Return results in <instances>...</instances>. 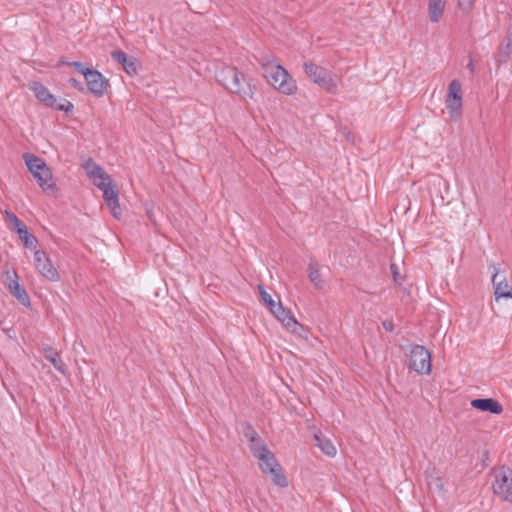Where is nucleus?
I'll list each match as a JSON object with an SVG mask.
<instances>
[{
	"label": "nucleus",
	"instance_id": "22",
	"mask_svg": "<svg viewBox=\"0 0 512 512\" xmlns=\"http://www.w3.org/2000/svg\"><path fill=\"white\" fill-rule=\"evenodd\" d=\"M19 239L23 242L26 248L32 249L36 248L38 245V239L29 232L27 226L19 231L18 233Z\"/></svg>",
	"mask_w": 512,
	"mask_h": 512
},
{
	"label": "nucleus",
	"instance_id": "3",
	"mask_svg": "<svg viewBox=\"0 0 512 512\" xmlns=\"http://www.w3.org/2000/svg\"><path fill=\"white\" fill-rule=\"evenodd\" d=\"M24 160L28 170L36 179L41 189L46 193H54L56 191V185L52 181V172L45 161L29 153L24 154Z\"/></svg>",
	"mask_w": 512,
	"mask_h": 512
},
{
	"label": "nucleus",
	"instance_id": "6",
	"mask_svg": "<svg viewBox=\"0 0 512 512\" xmlns=\"http://www.w3.org/2000/svg\"><path fill=\"white\" fill-rule=\"evenodd\" d=\"M307 77L329 93H336L337 85L330 76L327 69L311 61L303 64Z\"/></svg>",
	"mask_w": 512,
	"mask_h": 512
},
{
	"label": "nucleus",
	"instance_id": "18",
	"mask_svg": "<svg viewBox=\"0 0 512 512\" xmlns=\"http://www.w3.org/2000/svg\"><path fill=\"white\" fill-rule=\"evenodd\" d=\"M308 278L310 282L317 288L322 289L324 287V280L321 277L318 264L310 262L307 268Z\"/></svg>",
	"mask_w": 512,
	"mask_h": 512
},
{
	"label": "nucleus",
	"instance_id": "20",
	"mask_svg": "<svg viewBox=\"0 0 512 512\" xmlns=\"http://www.w3.org/2000/svg\"><path fill=\"white\" fill-rule=\"evenodd\" d=\"M315 440L317 442L316 445L325 455L329 457H334L336 455L337 450L331 440L319 435H315Z\"/></svg>",
	"mask_w": 512,
	"mask_h": 512
},
{
	"label": "nucleus",
	"instance_id": "17",
	"mask_svg": "<svg viewBox=\"0 0 512 512\" xmlns=\"http://www.w3.org/2000/svg\"><path fill=\"white\" fill-rule=\"evenodd\" d=\"M444 8L445 3L443 0H429L428 12L430 21L433 23L439 22L443 15Z\"/></svg>",
	"mask_w": 512,
	"mask_h": 512
},
{
	"label": "nucleus",
	"instance_id": "33",
	"mask_svg": "<svg viewBox=\"0 0 512 512\" xmlns=\"http://www.w3.org/2000/svg\"><path fill=\"white\" fill-rule=\"evenodd\" d=\"M68 83L73 87L75 88L76 90L80 91V92H83L84 91V85L83 83L76 79V78H70L68 80Z\"/></svg>",
	"mask_w": 512,
	"mask_h": 512
},
{
	"label": "nucleus",
	"instance_id": "11",
	"mask_svg": "<svg viewBox=\"0 0 512 512\" xmlns=\"http://www.w3.org/2000/svg\"><path fill=\"white\" fill-rule=\"evenodd\" d=\"M290 332L296 335H301L303 325H301L296 318L292 315L291 311L285 308L281 301H279L275 307L270 311Z\"/></svg>",
	"mask_w": 512,
	"mask_h": 512
},
{
	"label": "nucleus",
	"instance_id": "1",
	"mask_svg": "<svg viewBox=\"0 0 512 512\" xmlns=\"http://www.w3.org/2000/svg\"><path fill=\"white\" fill-rule=\"evenodd\" d=\"M216 81L228 92L238 95L243 100L252 99L255 86L245 74L235 66L220 65L215 72Z\"/></svg>",
	"mask_w": 512,
	"mask_h": 512
},
{
	"label": "nucleus",
	"instance_id": "13",
	"mask_svg": "<svg viewBox=\"0 0 512 512\" xmlns=\"http://www.w3.org/2000/svg\"><path fill=\"white\" fill-rule=\"evenodd\" d=\"M471 406L474 409L482 412H489L491 414L499 415L503 412V406L494 398H476L471 401Z\"/></svg>",
	"mask_w": 512,
	"mask_h": 512
},
{
	"label": "nucleus",
	"instance_id": "39",
	"mask_svg": "<svg viewBox=\"0 0 512 512\" xmlns=\"http://www.w3.org/2000/svg\"><path fill=\"white\" fill-rule=\"evenodd\" d=\"M487 455H488V452H485V454L483 455V458H486Z\"/></svg>",
	"mask_w": 512,
	"mask_h": 512
},
{
	"label": "nucleus",
	"instance_id": "5",
	"mask_svg": "<svg viewBox=\"0 0 512 512\" xmlns=\"http://www.w3.org/2000/svg\"><path fill=\"white\" fill-rule=\"evenodd\" d=\"M28 87L33 91L36 99L46 107L58 111H64L66 113L71 112L74 108L73 104L66 99H62L61 102H58L57 98L48 90V88L39 81L30 82Z\"/></svg>",
	"mask_w": 512,
	"mask_h": 512
},
{
	"label": "nucleus",
	"instance_id": "14",
	"mask_svg": "<svg viewBox=\"0 0 512 512\" xmlns=\"http://www.w3.org/2000/svg\"><path fill=\"white\" fill-rule=\"evenodd\" d=\"M111 58L121 64L125 72L129 75L137 74V60L132 56H128L122 50H114L111 52Z\"/></svg>",
	"mask_w": 512,
	"mask_h": 512
},
{
	"label": "nucleus",
	"instance_id": "8",
	"mask_svg": "<svg viewBox=\"0 0 512 512\" xmlns=\"http://www.w3.org/2000/svg\"><path fill=\"white\" fill-rule=\"evenodd\" d=\"M408 367L418 374H429L432 368L430 352L422 345L412 346Z\"/></svg>",
	"mask_w": 512,
	"mask_h": 512
},
{
	"label": "nucleus",
	"instance_id": "23",
	"mask_svg": "<svg viewBox=\"0 0 512 512\" xmlns=\"http://www.w3.org/2000/svg\"><path fill=\"white\" fill-rule=\"evenodd\" d=\"M258 62L262 68V72L265 73V70L269 68H274V66L280 65L277 61V58L272 53H266L261 55L258 58Z\"/></svg>",
	"mask_w": 512,
	"mask_h": 512
},
{
	"label": "nucleus",
	"instance_id": "10",
	"mask_svg": "<svg viewBox=\"0 0 512 512\" xmlns=\"http://www.w3.org/2000/svg\"><path fill=\"white\" fill-rule=\"evenodd\" d=\"M34 265L37 271L47 280L57 282L60 275L52 264V261L43 250H36L34 253Z\"/></svg>",
	"mask_w": 512,
	"mask_h": 512
},
{
	"label": "nucleus",
	"instance_id": "7",
	"mask_svg": "<svg viewBox=\"0 0 512 512\" xmlns=\"http://www.w3.org/2000/svg\"><path fill=\"white\" fill-rule=\"evenodd\" d=\"M492 489L501 500L512 503V469L510 467L501 466L495 473Z\"/></svg>",
	"mask_w": 512,
	"mask_h": 512
},
{
	"label": "nucleus",
	"instance_id": "15",
	"mask_svg": "<svg viewBox=\"0 0 512 512\" xmlns=\"http://www.w3.org/2000/svg\"><path fill=\"white\" fill-rule=\"evenodd\" d=\"M9 292L18 300V302L24 307L29 308L31 306L29 295L26 289L20 285L16 279L10 280L8 284Z\"/></svg>",
	"mask_w": 512,
	"mask_h": 512
},
{
	"label": "nucleus",
	"instance_id": "12",
	"mask_svg": "<svg viewBox=\"0 0 512 512\" xmlns=\"http://www.w3.org/2000/svg\"><path fill=\"white\" fill-rule=\"evenodd\" d=\"M88 91L96 97L106 94L109 86L108 80L98 70L93 68L85 77Z\"/></svg>",
	"mask_w": 512,
	"mask_h": 512
},
{
	"label": "nucleus",
	"instance_id": "32",
	"mask_svg": "<svg viewBox=\"0 0 512 512\" xmlns=\"http://www.w3.org/2000/svg\"><path fill=\"white\" fill-rule=\"evenodd\" d=\"M244 434L251 442H254L258 436L257 432L250 424H247V431H245Z\"/></svg>",
	"mask_w": 512,
	"mask_h": 512
},
{
	"label": "nucleus",
	"instance_id": "37",
	"mask_svg": "<svg viewBox=\"0 0 512 512\" xmlns=\"http://www.w3.org/2000/svg\"><path fill=\"white\" fill-rule=\"evenodd\" d=\"M70 62L68 61H65L64 59H61L59 62H58V66H61V65H69Z\"/></svg>",
	"mask_w": 512,
	"mask_h": 512
},
{
	"label": "nucleus",
	"instance_id": "34",
	"mask_svg": "<svg viewBox=\"0 0 512 512\" xmlns=\"http://www.w3.org/2000/svg\"><path fill=\"white\" fill-rule=\"evenodd\" d=\"M92 181H93V184L97 187V184H99V182H112V178L110 177V175H108L106 172H105V175H103V177H96V178H91Z\"/></svg>",
	"mask_w": 512,
	"mask_h": 512
},
{
	"label": "nucleus",
	"instance_id": "24",
	"mask_svg": "<svg viewBox=\"0 0 512 512\" xmlns=\"http://www.w3.org/2000/svg\"><path fill=\"white\" fill-rule=\"evenodd\" d=\"M512 54V42L509 40L506 44H502L499 47L497 54V62L499 64L506 63Z\"/></svg>",
	"mask_w": 512,
	"mask_h": 512
},
{
	"label": "nucleus",
	"instance_id": "36",
	"mask_svg": "<svg viewBox=\"0 0 512 512\" xmlns=\"http://www.w3.org/2000/svg\"><path fill=\"white\" fill-rule=\"evenodd\" d=\"M467 69L469 70L470 75L473 76L474 72H475V68H474V63H473L472 58L469 59V62L467 64Z\"/></svg>",
	"mask_w": 512,
	"mask_h": 512
},
{
	"label": "nucleus",
	"instance_id": "16",
	"mask_svg": "<svg viewBox=\"0 0 512 512\" xmlns=\"http://www.w3.org/2000/svg\"><path fill=\"white\" fill-rule=\"evenodd\" d=\"M44 357L47 361H49L53 367L63 375H66V365L62 361L59 353L50 346H47L43 349Z\"/></svg>",
	"mask_w": 512,
	"mask_h": 512
},
{
	"label": "nucleus",
	"instance_id": "27",
	"mask_svg": "<svg viewBox=\"0 0 512 512\" xmlns=\"http://www.w3.org/2000/svg\"><path fill=\"white\" fill-rule=\"evenodd\" d=\"M106 203H107V206L109 207L113 217H115L116 219H120L122 216V210H121L120 204H119V196L106 201Z\"/></svg>",
	"mask_w": 512,
	"mask_h": 512
},
{
	"label": "nucleus",
	"instance_id": "28",
	"mask_svg": "<svg viewBox=\"0 0 512 512\" xmlns=\"http://www.w3.org/2000/svg\"><path fill=\"white\" fill-rule=\"evenodd\" d=\"M259 290L262 300L264 301L267 308L271 311L277 303L273 300L272 296L264 290L262 286H259Z\"/></svg>",
	"mask_w": 512,
	"mask_h": 512
},
{
	"label": "nucleus",
	"instance_id": "19",
	"mask_svg": "<svg viewBox=\"0 0 512 512\" xmlns=\"http://www.w3.org/2000/svg\"><path fill=\"white\" fill-rule=\"evenodd\" d=\"M82 166L90 178L103 177L105 175V170L92 158H88Z\"/></svg>",
	"mask_w": 512,
	"mask_h": 512
},
{
	"label": "nucleus",
	"instance_id": "30",
	"mask_svg": "<svg viewBox=\"0 0 512 512\" xmlns=\"http://www.w3.org/2000/svg\"><path fill=\"white\" fill-rule=\"evenodd\" d=\"M390 270H391V274L393 276V280L395 281V283L401 285L402 277H401L400 272L398 270V266L396 264L392 263L390 265Z\"/></svg>",
	"mask_w": 512,
	"mask_h": 512
},
{
	"label": "nucleus",
	"instance_id": "2",
	"mask_svg": "<svg viewBox=\"0 0 512 512\" xmlns=\"http://www.w3.org/2000/svg\"><path fill=\"white\" fill-rule=\"evenodd\" d=\"M255 456L259 459V467L263 473L270 474L273 483L281 488L288 486V480L284 474V471L276 459L274 453H272L266 445H261L257 448V454Z\"/></svg>",
	"mask_w": 512,
	"mask_h": 512
},
{
	"label": "nucleus",
	"instance_id": "21",
	"mask_svg": "<svg viewBox=\"0 0 512 512\" xmlns=\"http://www.w3.org/2000/svg\"><path fill=\"white\" fill-rule=\"evenodd\" d=\"M97 188H99L103 192V198L105 201L111 200L119 196V191L113 181L99 182V184H97Z\"/></svg>",
	"mask_w": 512,
	"mask_h": 512
},
{
	"label": "nucleus",
	"instance_id": "29",
	"mask_svg": "<svg viewBox=\"0 0 512 512\" xmlns=\"http://www.w3.org/2000/svg\"><path fill=\"white\" fill-rule=\"evenodd\" d=\"M69 65L74 67L77 72H79L80 74H82L84 76V78L93 69V68L87 67L86 64H84L83 62H80V61H73V62L69 63Z\"/></svg>",
	"mask_w": 512,
	"mask_h": 512
},
{
	"label": "nucleus",
	"instance_id": "4",
	"mask_svg": "<svg viewBox=\"0 0 512 512\" xmlns=\"http://www.w3.org/2000/svg\"><path fill=\"white\" fill-rule=\"evenodd\" d=\"M263 76L272 87L285 95H292L297 90L296 81L282 65L268 67Z\"/></svg>",
	"mask_w": 512,
	"mask_h": 512
},
{
	"label": "nucleus",
	"instance_id": "9",
	"mask_svg": "<svg viewBox=\"0 0 512 512\" xmlns=\"http://www.w3.org/2000/svg\"><path fill=\"white\" fill-rule=\"evenodd\" d=\"M445 102L450 119L458 120L461 116L462 108V89L459 80L454 79L450 82Z\"/></svg>",
	"mask_w": 512,
	"mask_h": 512
},
{
	"label": "nucleus",
	"instance_id": "38",
	"mask_svg": "<svg viewBox=\"0 0 512 512\" xmlns=\"http://www.w3.org/2000/svg\"><path fill=\"white\" fill-rule=\"evenodd\" d=\"M487 455H488V452H485V454L483 455V458H486Z\"/></svg>",
	"mask_w": 512,
	"mask_h": 512
},
{
	"label": "nucleus",
	"instance_id": "35",
	"mask_svg": "<svg viewBox=\"0 0 512 512\" xmlns=\"http://www.w3.org/2000/svg\"><path fill=\"white\" fill-rule=\"evenodd\" d=\"M383 327L386 331H389V332H392L393 329H394V325H393V322L392 321H384L383 322Z\"/></svg>",
	"mask_w": 512,
	"mask_h": 512
},
{
	"label": "nucleus",
	"instance_id": "31",
	"mask_svg": "<svg viewBox=\"0 0 512 512\" xmlns=\"http://www.w3.org/2000/svg\"><path fill=\"white\" fill-rule=\"evenodd\" d=\"M474 0H458V6L462 11L468 12L472 9Z\"/></svg>",
	"mask_w": 512,
	"mask_h": 512
},
{
	"label": "nucleus",
	"instance_id": "26",
	"mask_svg": "<svg viewBox=\"0 0 512 512\" xmlns=\"http://www.w3.org/2000/svg\"><path fill=\"white\" fill-rule=\"evenodd\" d=\"M427 484L430 489H435L440 493L445 492L444 483L440 476L436 474H430L427 476Z\"/></svg>",
	"mask_w": 512,
	"mask_h": 512
},
{
	"label": "nucleus",
	"instance_id": "25",
	"mask_svg": "<svg viewBox=\"0 0 512 512\" xmlns=\"http://www.w3.org/2000/svg\"><path fill=\"white\" fill-rule=\"evenodd\" d=\"M4 215L10 221V223L12 225L11 229L14 232L18 233L19 231H21L22 229H24L26 227L24 222L22 220H20L13 212H11L9 210H5Z\"/></svg>",
	"mask_w": 512,
	"mask_h": 512
}]
</instances>
